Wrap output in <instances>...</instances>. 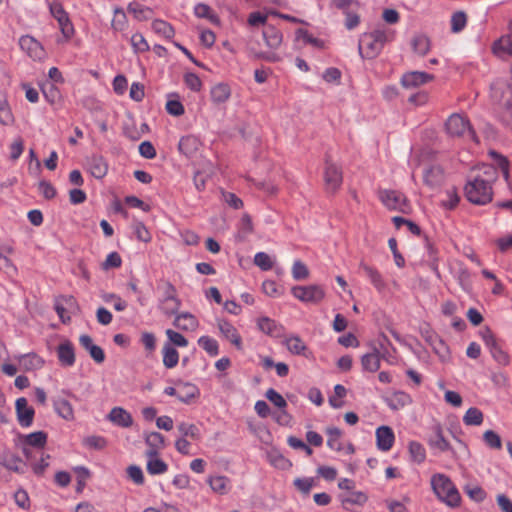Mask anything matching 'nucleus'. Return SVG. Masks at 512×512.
<instances>
[{
    "mask_svg": "<svg viewBox=\"0 0 512 512\" xmlns=\"http://www.w3.org/2000/svg\"><path fill=\"white\" fill-rule=\"evenodd\" d=\"M362 369L367 372H376L380 368V353L377 349L373 352L364 354L361 357Z\"/></svg>",
    "mask_w": 512,
    "mask_h": 512,
    "instance_id": "nucleus-34",
    "label": "nucleus"
},
{
    "mask_svg": "<svg viewBox=\"0 0 512 512\" xmlns=\"http://www.w3.org/2000/svg\"><path fill=\"white\" fill-rule=\"evenodd\" d=\"M367 496L365 493L361 491H350L347 494L340 496V501L343 507L347 510L351 509L352 506L358 505L362 506L367 501Z\"/></svg>",
    "mask_w": 512,
    "mask_h": 512,
    "instance_id": "nucleus-32",
    "label": "nucleus"
},
{
    "mask_svg": "<svg viewBox=\"0 0 512 512\" xmlns=\"http://www.w3.org/2000/svg\"><path fill=\"white\" fill-rule=\"evenodd\" d=\"M292 277L299 281L308 278L309 270L301 260H295L292 266Z\"/></svg>",
    "mask_w": 512,
    "mask_h": 512,
    "instance_id": "nucleus-57",
    "label": "nucleus"
},
{
    "mask_svg": "<svg viewBox=\"0 0 512 512\" xmlns=\"http://www.w3.org/2000/svg\"><path fill=\"white\" fill-rule=\"evenodd\" d=\"M394 38L395 32L385 27H378L369 33H364L359 40V54L362 58H375L380 54L384 45Z\"/></svg>",
    "mask_w": 512,
    "mask_h": 512,
    "instance_id": "nucleus-2",
    "label": "nucleus"
},
{
    "mask_svg": "<svg viewBox=\"0 0 512 512\" xmlns=\"http://www.w3.org/2000/svg\"><path fill=\"white\" fill-rule=\"evenodd\" d=\"M491 50L493 54L499 58L512 56V32L502 35L492 44Z\"/></svg>",
    "mask_w": 512,
    "mask_h": 512,
    "instance_id": "nucleus-24",
    "label": "nucleus"
},
{
    "mask_svg": "<svg viewBox=\"0 0 512 512\" xmlns=\"http://www.w3.org/2000/svg\"><path fill=\"white\" fill-rule=\"evenodd\" d=\"M127 475L136 485H143L145 482L144 474L140 466L130 465L126 469Z\"/></svg>",
    "mask_w": 512,
    "mask_h": 512,
    "instance_id": "nucleus-59",
    "label": "nucleus"
},
{
    "mask_svg": "<svg viewBox=\"0 0 512 512\" xmlns=\"http://www.w3.org/2000/svg\"><path fill=\"white\" fill-rule=\"evenodd\" d=\"M409 453L412 460L418 464L422 463L426 459V450L424 446L417 441H411L408 445Z\"/></svg>",
    "mask_w": 512,
    "mask_h": 512,
    "instance_id": "nucleus-47",
    "label": "nucleus"
},
{
    "mask_svg": "<svg viewBox=\"0 0 512 512\" xmlns=\"http://www.w3.org/2000/svg\"><path fill=\"white\" fill-rule=\"evenodd\" d=\"M88 172L96 179H103L108 173V163L101 155H91L86 158Z\"/></svg>",
    "mask_w": 512,
    "mask_h": 512,
    "instance_id": "nucleus-19",
    "label": "nucleus"
},
{
    "mask_svg": "<svg viewBox=\"0 0 512 512\" xmlns=\"http://www.w3.org/2000/svg\"><path fill=\"white\" fill-rule=\"evenodd\" d=\"M174 315L173 325L179 330L194 331L199 326L197 318L189 312L176 313Z\"/></svg>",
    "mask_w": 512,
    "mask_h": 512,
    "instance_id": "nucleus-26",
    "label": "nucleus"
},
{
    "mask_svg": "<svg viewBox=\"0 0 512 512\" xmlns=\"http://www.w3.org/2000/svg\"><path fill=\"white\" fill-rule=\"evenodd\" d=\"M133 50L136 53H143L149 50V45L141 33H135L130 39Z\"/></svg>",
    "mask_w": 512,
    "mask_h": 512,
    "instance_id": "nucleus-56",
    "label": "nucleus"
},
{
    "mask_svg": "<svg viewBox=\"0 0 512 512\" xmlns=\"http://www.w3.org/2000/svg\"><path fill=\"white\" fill-rule=\"evenodd\" d=\"M464 492L477 503L483 502L486 498V492L479 485H466Z\"/></svg>",
    "mask_w": 512,
    "mask_h": 512,
    "instance_id": "nucleus-52",
    "label": "nucleus"
},
{
    "mask_svg": "<svg viewBox=\"0 0 512 512\" xmlns=\"http://www.w3.org/2000/svg\"><path fill=\"white\" fill-rule=\"evenodd\" d=\"M259 330L268 335H273L277 329V323L269 317H260L257 320Z\"/></svg>",
    "mask_w": 512,
    "mask_h": 512,
    "instance_id": "nucleus-58",
    "label": "nucleus"
},
{
    "mask_svg": "<svg viewBox=\"0 0 512 512\" xmlns=\"http://www.w3.org/2000/svg\"><path fill=\"white\" fill-rule=\"evenodd\" d=\"M428 444L430 448L437 453L453 451L450 443L444 437L443 429L440 424L432 426V434L428 438Z\"/></svg>",
    "mask_w": 512,
    "mask_h": 512,
    "instance_id": "nucleus-14",
    "label": "nucleus"
},
{
    "mask_svg": "<svg viewBox=\"0 0 512 512\" xmlns=\"http://www.w3.org/2000/svg\"><path fill=\"white\" fill-rule=\"evenodd\" d=\"M199 346L206 351V353L212 357L217 356L219 354V345L218 342L210 337V336H201L198 339Z\"/></svg>",
    "mask_w": 512,
    "mask_h": 512,
    "instance_id": "nucleus-45",
    "label": "nucleus"
},
{
    "mask_svg": "<svg viewBox=\"0 0 512 512\" xmlns=\"http://www.w3.org/2000/svg\"><path fill=\"white\" fill-rule=\"evenodd\" d=\"M211 100L216 104L225 103L231 96L230 87L225 83H218L211 88Z\"/></svg>",
    "mask_w": 512,
    "mask_h": 512,
    "instance_id": "nucleus-36",
    "label": "nucleus"
},
{
    "mask_svg": "<svg viewBox=\"0 0 512 512\" xmlns=\"http://www.w3.org/2000/svg\"><path fill=\"white\" fill-rule=\"evenodd\" d=\"M79 342L81 346L89 352L91 358L96 363H102L105 360V354L103 349L100 346L94 344L92 338L89 335H81L79 337Z\"/></svg>",
    "mask_w": 512,
    "mask_h": 512,
    "instance_id": "nucleus-27",
    "label": "nucleus"
},
{
    "mask_svg": "<svg viewBox=\"0 0 512 512\" xmlns=\"http://www.w3.org/2000/svg\"><path fill=\"white\" fill-rule=\"evenodd\" d=\"M360 269L364 272L365 276L369 279L376 290L381 292L386 288L384 278L376 268L365 263H361Z\"/></svg>",
    "mask_w": 512,
    "mask_h": 512,
    "instance_id": "nucleus-29",
    "label": "nucleus"
},
{
    "mask_svg": "<svg viewBox=\"0 0 512 512\" xmlns=\"http://www.w3.org/2000/svg\"><path fill=\"white\" fill-rule=\"evenodd\" d=\"M284 345L288 349V351L295 355H304L305 357H308L306 355L307 346L302 341V339L298 336H289L284 340Z\"/></svg>",
    "mask_w": 512,
    "mask_h": 512,
    "instance_id": "nucleus-37",
    "label": "nucleus"
},
{
    "mask_svg": "<svg viewBox=\"0 0 512 512\" xmlns=\"http://www.w3.org/2000/svg\"><path fill=\"white\" fill-rule=\"evenodd\" d=\"M19 46L31 59L41 61L46 53L42 44L30 35H23L19 39Z\"/></svg>",
    "mask_w": 512,
    "mask_h": 512,
    "instance_id": "nucleus-12",
    "label": "nucleus"
},
{
    "mask_svg": "<svg viewBox=\"0 0 512 512\" xmlns=\"http://www.w3.org/2000/svg\"><path fill=\"white\" fill-rule=\"evenodd\" d=\"M291 294L303 303L318 304L324 299L325 290L317 284L294 286L291 288Z\"/></svg>",
    "mask_w": 512,
    "mask_h": 512,
    "instance_id": "nucleus-8",
    "label": "nucleus"
},
{
    "mask_svg": "<svg viewBox=\"0 0 512 512\" xmlns=\"http://www.w3.org/2000/svg\"><path fill=\"white\" fill-rule=\"evenodd\" d=\"M56 21L58 22L60 31L63 34V36L66 39H70L74 35L75 30H74V27L70 20L69 15H66L63 18L57 19Z\"/></svg>",
    "mask_w": 512,
    "mask_h": 512,
    "instance_id": "nucleus-62",
    "label": "nucleus"
},
{
    "mask_svg": "<svg viewBox=\"0 0 512 512\" xmlns=\"http://www.w3.org/2000/svg\"><path fill=\"white\" fill-rule=\"evenodd\" d=\"M84 445L88 448L102 450L107 446V440L103 436H88L84 439Z\"/></svg>",
    "mask_w": 512,
    "mask_h": 512,
    "instance_id": "nucleus-64",
    "label": "nucleus"
},
{
    "mask_svg": "<svg viewBox=\"0 0 512 512\" xmlns=\"http://www.w3.org/2000/svg\"><path fill=\"white\" fill-rule=\"evenodd\" d=\"M57 356L62 366H73L76 361L73 344L69 340L61 342L57 347Z\"/></svg>",
    "mask_w": 512,
    "mask_h": 512,
    "instance_id": "nucleus-25",
    "label": "nucleus"
},
{
    "mask_svg": "<svg viewBox=\"0 0 512 512\" xmlns=\"http://www.w3.org/2000/svg\"><path fill=\"white\" fill-rule=\"evenodd\" d=\"M177 428L182 438L200 439V430L195 424L183 421L178 424Z\"/></svg>",
    "mask_w": 512,
    "mask_h": 512,
    "instance_id": "nucleus-44",
    "label": "nucleus"
},
{
    "mask_svg": "<svg viewBox=\"0 0 512 512\" xmlns=\"http://www.w3.org/2000/svg\"><path fill=\"white\" fill-rule=\"evenodd\" d=\"M63 396L53 398L52 404L55 413L66 421H73L75 419L74 408L68 398L77 399L76 395L68 389L61 391Z\"/></svg>",
    "mask_w": 512,
    "mask_h": 512,
    "instance_id": "nucleus-11",
    "label": "nucleus"
},
{
    "mask_svg": "<svg viewBox=\"0 0 512 512\" xmlns=\"http://www.w3.org/2000/svg\"><path fill=\"white\" fill-rule=\"evenodd\" d=\"M331 5L345 15V27L348 30H353L359 25L360 3L357 0H332Z\"/></svg>",
    "mask_w": 512,
    "mask_h": 512,
    "instance_id": "nucleus-7",
    "label": "nucleus"
},
{
    "mask_svg": "<svg viewBox=\"0 0 512 512\" xmlns=\"http://www.w3.org/2000/svg\"><path fill=\"white\" fill-rule=\"evenodd\" d=\"M327 434V446L334 451L340 452L344 449L342 444V432L337 427H328L326 429Z\"/></svg>",
    "mask_w": 512,
    "mask_h": 512,
    "instance_id": "nucleus-35",
    "label": "nucleus"
},
{
    "mask_svg": "<svg viewBox=\"0 0 512 512\" xmlns=\"http://www.w3.org/2000/svg\"><path fill=\"white\" fill-rule=\"evenodd\" d=\"M342 172L338 166L326 161L324 181L326 189L330 192H335L342 184Z\"/></svg>",
    "mask_w": 512,
    "mask_h": 512,
    "instance_id": "nucleus-16",
    "label": "nucleus"
},
{
    "mask_svg": "<svg viewBox=\"0 0 512 512\" xmlns=\"http://www.w3.org/2000/svg\"><path fill=\"white\" fill-rule=\"evenodd\" d=\"M484 419L483 413L476 407L469 408L463 416V422L468 426H479Z\"/></svg>",
    "mask_w": 512,
    "mask_h": 512,
    "instance_id": "nucleus-46",
    "label": "nucleus"
},
{
    "mask_svg": "<svg viewBox=\"0 0 512 512\" xmlns=\"http://www.w3.org/2000/svg\"><path fill=\"white\" fill-rule=\"evenodd\" d=\"M179 354L177 350L170 344L163 347V364L166 368H173L178 364Z\"/></svg>",
    "mask_w": 512,
    "mask_h": 512,
    "instance_id": "nucleus-43",
    "label": "nucleus"
},
{
    "mask_svg": "<svg viewBox=\"0 0 512 512\" xmlns=\"http://www.w3.org/2000/svg\"><path fill=\"white\" fill-rule=\"evenodd\" d=\"M128 26V18L125 11L121 7H115L113 10V18L111 27L115 32L124 31Z\"/></svg>",
    "mask_w": 512,
    "mask_h": 512,
    "instance_id": "nucleus-38",
    "label": "nucleus"
},
{
    "mask_svg": "<svg viewBox=\"0 0 512 512\" xmlns=\"http://www.w3.org/2000/svg\"><path fill=\"white\" fill-rule=\"evenodd\" d=\"M445 180V173L441 166L431 165L423 171V181L431 189L439 188Z\"/></svg>",
    "mask_w": 512,
    "mask_h": 512,
    "instance_id": "nucleus-20",
    "label": "nucleus"
},
{
    "mask_svg": "<svg viewBox=\"0 0 512 512\" xmlns=\"http://www.w3.org/2000/svg\"><path fill=\"white\" fill-rule=\"evenodd\" d=\"M151 27L156 34L164 37L165 39H171L175 34L172 25L161 19L154 20Z\"/></svg>",
    "mask_w": 512,
    "mask_h": 512,
    "instance_id": "nucleus-41",
    "label": "nucleus"
},
{
    "mask_svg": "<svg viewBox=\"0 0 512 512\" xmlns=\"http://www.w3.org/2000/svg\"><path fill=\"white\" fill-rule=\"evenodd\" d=\"M266 398L276 407L280 409H285L287 406V402L284 397L278 393L275 389L270 388L266 391Z\"/></svg>",
    "mask_w": 512,
    "mask_h": 512,
    "instance_id": "nucleus-63",
    "label": "nucleus"
},
{
    "mask_svg": "<svg viewBox=\"0 0 512 512\" xmlns=\"http://www.w3.org/2000/svg\"><path fill=\"white\" fill-rule=\"evenodd\" d=\"M378 196L382 204L389 210H396L406 213L409 210V204L405 195L396 190H379Z\"/></svg>",
    "mask_w": 512,
    "mask_h": 512,
    "instance_id": "nucleus-10",
    "label": "nucleus"
},
{
    "mask_svg": "<svg viewBox=\"0 0 512 512\" xmlns=\"http://www.w3.org/2000/svg\"><path fill=\"white\" fill-rule=\"evenodd\" d=\"M295 36L297 40H302L305 44H309L317 49H323L325 46V43L322 39L314 37L305 29H297Z\"/></svg>",
    "mask_w": 512,
    "mask_h": 512,
    "instance_id": "nucleus-40",
    "label": "nucleus"
},
{
    "mask_svg": "<svg viewBox=\"0 0 512 512\" xmlns=\"http://www.w3.org/2000/svg\"><path fill=\"white\" fill-rule=\"evenodd\" d=\"M208 484L215 493L220 495H225L230 490V480L223 475L209 477Z\"/></svg>",
    "mask_w": 512,
    "mask_h": 512,
    "instance_id": "nucleus-33",
    "label": "nucleus"
},
{
    "mask_svg": "<svg viewBox=\"0 0 512 512\" xmlns=\"http://www.w3.org/2000/svg\"><path fill=\"white\" fill-rule=\"evenodd\" d=\"M0 123L6 126L14 123V116L8 101L2 97L0 98Z\"/></svg>",
    "mask_w": 512,
    "mask_h": 512,
    "instance_id": "nucleus-49",
    "label": "nucleus"
},
{
    "mask_svg": "<svg viewBox=\"0 0 512 512\" xmlns=\"http://www.w3.org/2000/svg\"><path fill=\"white\" fill-rule=\"evenodd\" d=\"M432 79L433 75L426 72L411 71L401 77V84L404 88L413 89L428 83Z\"/></svg>",
    "mask_w": 512,
    "mask_h": 512,
    "instance_id": "nucleus-22",
    "label": "nucleus"
},
{
    "mask_svg": "<svg viewBox=\"0 0 512 512\" xmlns=\"http://www.w3.org/2000/svg\"><path fill=\"white\" fill-rule=\"evenodd\" d=\"M159 289L162 290V298L159 302L162 312L167 316L176 314L181 306V301L177 297L174 285L171 282L166 281L159 286Z\"/></svg>",
    "mask_w": 512,
    "mask_h": 512,
    "instance_id": "nucleus-6",
    "label": "nucleus"
},
{
    "mask_svg": "<svg viewBox=\"0 0 512 512\" xmlns=\"http://www.w3.org/2000/svg\"><path fill=\"white\" fill-rule=\"evenodd\" d=\"M202 147L201 140L195 135H186L180 138L178 143L179 152L188 159L197 157Z\"/></svg>",
    "mask_w": 512,
    "mask_h": 512,
    "instance_id": "nucleus-13",
    "label": "nucleus"
},
{
    "mask_svg": "<svg viewBox=\"0 0 512 512\" xmlns=\"http://www.w3.org/2000/svg\"><path fill=\"white\" fill-rule=\"evenodd\" d=\"M106 418L111 423L121 428H129L133 425L131 413L122 407H113Z\"/></svg>",
    "mask_w": 512,
    "mask_h": 512,
    "instance_id": "nucleus-23",
    "label": "nucleus"
},
{
    "mask_svg": "<svg viewBox=\"0 0 512 512\" xmlns=\"http://www.w3.org/2000/svg\"><path fill=\"white\" fill-rule=\"evenodd\" d=\"M268 460L269 462L277 467V468H286L291 466V463L288 459H286L280 452L278 451H271L268 453Z\"/></svg>",
    "mask_w": 512,
    "mask_h": 512,
    "instance_id": "nucleus-60",
    "label": "nucleus"
},
{
    "mask_svg": "<svg viewBox=\"0 0 512 512\" xmlns=\"http://www.w3.org/2000/svg\"><path fill=\"white\" fill-rule=\"evenodd\" d=\"M263 39L265 41V44L268 48L272 50L278 49L283 40L282 33L274 26H268L266 27L263 32Z\"/></svg>",
    "mask_w": 512,
    "mask_h": 512,
    "instance_id": "nucleus-30",
    "label": "nucleus"
},
{
    "mask_svg": "<svg viewBox=\"0 0 512 512\" xmlns=\"http://www.w3.org/2000/svg\"><path fill=\"white\" fill-rule=\"evenodd\" d=\"M460 201V197L455 188L447 189L445 199L441 201V205L448 210L454 209Z\"/></svg>",
    "mask_w": 512,
    "mask_h": 512,
    "instance_id": "nucleus-51",
    "label": "nucleus"
},
{
    "mask_svg": "<svg viewBox=\"0 0 512 512\" xmlns=\"http://www.w3.org/2000/svg\"><path fill=\"white\" fill-rule=\"evenodd\" d=\"M445 129L451 138H459L478 142L470 121L462 114L454 113L445 122Z\"/></svg>",
    "mask_w": 512,
    "mask_h": 512,
    "instance_id": "nucleus-4",
    "label": "nucleus"
},
{
    "mask_svg": "<svg viewBox=\"0 0 512 512\" xmlns=\"http://www.w3.org/2000/svg\"><path fill=\"white\" fill-rule=\"evenodd\" d=\"M165 334L169 340L167 344L171 346L186 347L188 345V340L175 330L167 329Z\"/></svg>",
    "mask_w": 512,
    "mask_h": 512,
    "instance_id": "nucleus-55",
    "label": "nucleus"
},
{
    "mask_svg": "<svg viewBox=\"0 0 512 512\" xmlns=\"http://www.w3.org/2000/svg\"><path fill=\"white\" fill-rule=\"evenodd\" d=\"M17 420L21 427L28 428L32 425L35 411L28 405L26 398L21 397L16 400L15 404Z\"/></svg>",
    "mask_w": 512,
    "mask_h": 512,
    "instance_id": "nucleus-15",
    "label": "nucleus"
},
{
    "mask_svg": "<svg viewBox=\"0 0 512 512\" xmlns=\"http://www.w3.org/2000/svg\"><path fill=\"white\" fill-rule=\"evenodd\" d=\"M483 442L490 449L500 450L502 448L501 437L493 430H487L483 433Z\"/></svg>",
    "mask_w": 512,
    "mask_h": 512,
    "instance_id": "nucleus-50",
    "label": "nucleus"
},
{
    "mask_svg": "<svg viewBox=\"0 0 512 512\" xmlns=\"http://www.w3.org/2000/svg\"><path fill=\"white\" fill-rule=\"evenodd\" d=\"M145 443L149 446L147 456L157 455L158 451L165 447L164 436L159 432H151L145 436Z\"/></svg>",
    "mask_w": 512,
    "mask_h": 512,
    "instance_id": "nucleus-31",
    "label": "nucleus"
},
{
    "mask_svg": "<svg viewBox=\"0 0 512 512\" xmlns=\"http://www.w3.org/2000/svg\"><path fill=\"white\" fill-rule=\"evenodd\" d=\"M467 24V17L463 11L453 13L451 16V30L454 33L462 31Z\"/></svg>",
    "mask_w": 512,
    "mask_h": 512,
    "instance_id": "nucleus-53",
    "label": "nucleus"
},
{
    "mask_svg": "<svg viewBox=\"0 0 512 512\" xmlns=\"http://www.w3.org/2000/svg\"><path fill=\"white\" fill-rule=\"evenodd\" d=\"M178 392V400L185 404H190L194 399L200 396L199 388L189 382L179 383Z\"/></svg>",
    "mask_w": 512,
    "mask_h": 512,
    "instance_id": "nucleus-28",
    "label": "nucleus"
},
{
    "mask_svg": "<svg viewBox=\"0 0 512 512\" xmlns=\"http://www.w3.org/2000/svg\"><path fill=\"white\" fill-rule=\"evenodd\" d=\"M254 263L261 270L268 271L272 269L274 265V260L265 252H258L254 256Z\"/></svg>",
    "mask_w": 512,
    "mask_h": 512,
    "instance_id": "nucleus-54",
    "label": "nucleus"
},
{
    "mask_svg": "<svg viewBox=\"0 0 512 512\" xmlns=\"http://www.w3.org/2000/svg\"><path fill=\"white\" fill-rule=\"evenodd\" d=\"M481 338L489 350L493 360L500 366H508L511 362L509 353L503 348L502 343L495 337L490 330L481 333Z\"/></svg>",
    "mask_w": 512,
    "mask_h": 512,
    "instance_id": "nucleus-5",
    "label": "nucleus"
},
{
    "mask_svg": "<svg viewBox=\"0 0 512 512\" xmlns=\"http://www.w3.org/2000/svg\"><path fill=\"white\" fill-rule=\"evenodd\" d=\"M411 45L414 52L420 56L426 55L430 50V40L423 34L414 36Z\"/></svg>",
    "mask_w": 512,
    "mask_h": 512,
    "instance_id": "nucleus-42",
    "label": "nucleus"
},
{
    "mask_svg": "<svg viewBox=\"0 0 512 512\" xmlns=\"http://www.w3.org/2000/svg\"><path fill=\"white\" fill-rule=\"evenodd\" d=\"M376 446L380 451H389L395 442V435L391 427L382 425L376 429Z\"/></svg>",
    "mask_w": 512,
    "mask_h": 512,
    "instance_id": "nucleus-21",
    "label": "nucleus"
},
{
    "mask_svg": "<svg viewBox=\"0 0 512 512\" xmlns=\"http://www.w3.org/2000/svg\"><path fill=\"white\" fill-rule=\"evenodd\" d=\"M491 99L496 110L512 106V84L498 80L491 85Z\"/></svg>",
    "mask_w": 512,
    "mask_h": 512,
    "instance_id": "nucleus-9",
    "label": "nucleus"
},
{
    "mask_svg": "<svg viewBox=\"0 0 512 512\" xmlns=\"http://www.w3.org/2000/svg\"><path fill=\"white\" fill-rule=\"evenodd\" d=\"M147 472L150 475H160L164 474L168 470V465L158 457L157 455L147 456Z\"/></svg>",
    "mask_w": 512,
    "mask_h": 512,
    "instance_id": "nucleus-39",
    "label": "nucleus"
},
{
    "mask_svg": "<svg viewBox=\"0 0 512 512\" xmlns=\"http://www.w3.org/2000/svg\"><path fill=\"white\" fill-rule=\"evenodd\" d=\"M489 155L494 164L482 165L479 173L469 179L464 186L466 199L474 205L483 206L492 201L493 184L498 178L497 168L500 169L504 179L509 180V162L507 158L494 150L489 151Z\"/></svg>",
    "mask_w": 512,
    "mask_h": 512,
    "instance_id": "nucleus-1",
    "label": "nucleus"
},
{
    "mask_svg": "<svg viewBox=\"0 0 512 512\" xmlns=\"http://www.w3.org/2000/svg\"><path fill=\"white\" fill-rule=\"evenodd\" d=\"M431 488L437 498L450 508H457L461 504V495L452 480L443 473L432 475Z\"/></svg>",
    "mask_w": 512,
    "mask_h": 512,
    "instance_id": "nucleus-3",
    "label": "nucleus"
},
{
    "mask_svg": "<svg viewBox=\"0 0 512 512\" xmlns=\"http://www.w3.org/2000/svg\"><path fill=\"white\" fill-rule=\"evenodd\" d=\"M23 454L27 459L31 457L30 448L42 449L47 443V434L43 431H37L23 436Z\"/></svg>",
    "mask_w": 512,
    "mask_h": 512,
    "instance_id": "nucleus-18",
    "label": "nucleus"
},
{
    "mask_svg": "<svg viewBox=\"0 0 512 512\" xmlns=\"http://www.w3.org/2000/svg\"><path fill=\"white\" fill-rule=\"evenodd\" d=\"M185 85L194 92H199L202 88V81L196 73L188 72L184 75Z\"/></svg>",
    "mask_w": 512,
    "mask_h": 512,
    "instance_id": "nucleus-61",
    "label": "nucleus"
},
{
    "mask_svg": "<svg viewBox=\"0 0 512 512\" xmlns=\"http://www.w3.org/2000/svg\"><path fill=\"white\" fill-rule=\"evenodd\" d=\"M252 232H253L252 219L249 214L245 213L242 215V217L239 221L237 237L239 239H244Z\"/></svg>",
    "mask_w": 512,
    "mask_h": 512,
    "instance_id": "nucleus-48",
    "label": "nucleus"
},
{
    "mask_svg": "<svg viewBox=\"0 0 512 512\" xmlns=\"http://www.w3.org/2000/svg\"><path fill=\"white\" fill-rule=\"evenodd\" d=\"M217 327L223 338L230 341L237 350H242V338L232 323L224 319H218Z\"/></svg>",
    "mask_w": 512,
    "mask_h": 512,
    "instance_id": "nucleus-17",
    "label": "nucleus"
}]
</instances>
